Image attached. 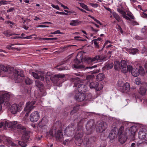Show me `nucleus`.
<instances>
[{"label": "nucleus", "instance_id": "obj_13", "mask_svg": "<svg viewBox=\"0 0 147 147\" xmlns=\"http://www.w3.org/2000/svg\"><path fill=\"white\" fill-rule=\"evenodd\" d=\"M89 86L91 88H95L97 91H99L103 88L102 85H99L98 82L96 81L91 82Z\"/></svg>", "mask_w": 147, "mask_h": 147}, {"label": "nucleus", "instance_id": "obj_58", "mask_svg": "<svg viewBox=\"0 0 147 147\" xmlns=\"http://www.w3.org/2000/svg\"><path fill=\"white\" fill-rule=\"evenodd\" d=\"M15 9V8L14 7H11L9 9L7 10V12H12Z\"/></svg>", "mask_w": 147, "mask_h": 147}, {"label": "nucleus", "instance_id": "obj_26", "mask_svg": "<svg viewBox=\"0 0 147 147\" xmlns=\"http://www.w3.org/2000/svg\"><path fill=\"white\" fill-rule=\"evenodd\" d=\"M48 120L47 117H44L42 119L41 121H40L38 124L39 127L42 128L47 123Z\"/></svg>", "mask_w": 147, "mask_h": 147}, {"label": "nucleus", "instance_id": "obj_4", "mask_svg": "<svg viewBox=\"0 0 147 147\" xmlns=\"http://www.w3.org/2000/svg\"><path fill=\"white\" fill-rule=\"evenodd\" d=\"M86 127L87 132L85 135L91 134L95 128L94 120L91 119L89 120L86 125Z\"/></svg>", "mask_w": 147, "mask_h": 147}, {"label": "nucleus", "instance_id": "obj_43", "mask_svg": "<svg viewBox=\"0 0 147 147\" xmlns=\"http://www.w3.org/2000/svg\"><path fill=\"white\" fill-rule=\"evenodd\" d=\"M113 63H108L105 66V67L107 69H110L113 67Z\"/></svg>", "mask_w": 147, "mask_h": 147}, {"label": "nucleus", "instance_id": "obj_33", "mask_svg": "<svg viewBox=\"0 0 147 147\" xmlns=\"http://www.w3.org/2000/svg\"><path fill=\"white\" fill-rule=\"evenodd\" d=\"M79 107V105H76L73 108V110H71L70 112V114L71 115H73L74 113H75L78 111Z\"/></svg>", "mask_w": 147, "mask_h": 147}, {"label": "nucleus", "instance_id": "obj_15", "mask_svg": "<svg viewBox=\"0 0 147 147\" xmlns=\"http://www.w3.org/2000/svg\"><path fill=\"white\" fill-rule=\"evenodd\" d=\"M118 85L120 87V90L123 93H127L129 92L130 89V86L129 83L126 82L121 86L118 82Z\"/></svg>", "mask_w": 147, "mask_h": 147}, {"label": "nucleus", "instance_id": "obj_20", "mask_svg": "<svg viewBox=\"0 0 147 147\" xmlns=\"http://www.w3.org/2000/svg\"><path fill=\"white\" fill-rule=\"evenodd\" d=\"M85 95L84 93L78 92L76 94L75 98L78 101L81 102L85 99Z\"/></svg>", "mask_w": 147, "mask_h": 147}, {"label": "nucleus", "instance_id": "obj_40", "mask_svg": "<svg viewBox=\"0 0 147 147\" xmlns=\"http://www.w3.org/2000/svg\"><path fill=\"white\" fill-rule=\"evenodd\" d=\"M27 142H25L24 140L19 141L18 142L19 145L22 147H25L26 146V143Z\"/></svg>", "mask_w": 147, "mask_h": 147}, {"label": "nucleus", "instance_id": "obj_56", "mask_svg": "<svg viewBox=\"0 0 147 147\" xmlns=\"http://www.w3.org/2000/svg\"><path fill=\"white\" fill-rule=\"evenodd\" d=\"M90 4L91 6L95 8L97 7L98 6L97 3H90Z\"/></svg>", "mask_w": 147, "mask_h": 147}, {"label": "nucleus", "instance_id": "obj_19", "mask_svg": "<svg viewBox=\"0 0 147 147\" xmlns=\"http://www.w3.org/2000/svg\"><path fill=\"white\" fill-rule=\"evenodd\" d=\"M5 141L4 142L5 144H6L8 146H11L13 147H17V145L13 142L11 139L10 137H5L4 138Z\"/></svg>", "mask_w": 147, "mask_h": 147}, {"label": "nucleus", "instance_id": "obj_5", "mask_svg": "<svg viewBox=\"0 0 147 147\" xmlns=\"http://www.w3.org/2000/svg\"><path fill=\"white\" fill-rule=\"evenodd\" d=\"M128 72H131V74L134 76L137 77L140 74L142 76L144 75L145 73V71L143 68L141 66H140L139 69L136 68H132Z\"/></svg>", "mask_w": 147, "mask_h": 147}, {"label": "nucleus", "instance_id": "obj_18", "mask_svg": "<svg viewBox=\"0 0 147 147\" xmlns=\"http://www.w3.org/2000/svg\"><path fill=\"white\" fill-rule=\"evenodd\" d=\"M81 62V61L78 60L77 58H75L74 60V67L77 69H83L84 66L80 64Z\"/></svg>", "mask_w": 147, "mask_h": 147}, {"label": "nucleus", "instance_id": "obj_45", "mask_svg": "<svg viewBox=\"0 0 147 147\" xmlns=\"http://www.w3.org/2000/svg\"><path fill=\"white\" fill-rule=\"evenodd\" d=\"M16 127H17V129H18L22 130L25 129L26 128L22 126L21 124H18L17 125H16Z\"/></svg>", "mask_w": 147, "mask_h": 147}, {"label": "nucleus", "instance_id": "obj_51", "mask_svg": "<svg viewBox=\"0 0 147 147\" xmlns=\"http://www.w3.org/2000/svg\"><path fill=\"white\" fill-rule=\"evenodd\" d=\"M74 38L75 39L78 38V39H77V40H78L79 41H84L86 40L84 39H79L80 38H81L80 36H75Z\"/></svg>", "mask_w": 147, "mask_h": 147}, {"label": "nucleus", "instance_id": "obj_63", "mask_svg": "<svg viewBox=\"0 0 147 147\" xmlns=\"http://www.w3.org/2000/svg\"><path fill=\"white\" fill-rule=\"evenodd\" d=\"M91 29L92 30L94 31V32H97L98 31H99V30L98 29H94L92 27H91Z\"/></svg>", "mask_w": 147, "mask_h": 147}, {"label": "nucleus", "instance_id": "obj_21", "mask_svg": "<svg viewBox=\"0 0 147 147\" xmlns=\"http://www.w3.org/2000/svg\"><path fill=\"white\" fill-rule=\"evenodd\" d=\"M17 121H5V127L7 126L8 127L14 129L16 127Z\"/></svg>", "mask_w": 147, "mask_h": 147}, {"label": "nucleus", "instance_id": "obj_49", "mask_svg": "<svg viewBox=\"0 0 147 147\" xmlns=\"http://www.w3.org/2000/svg\"><path fill=\"white\" fill-rule=\"evenodd\" d=\"M71 110L70 107H67L64 109V112L65 114L69 113Z\"/></svg>", "mask_w": 147, "mask_h": 147}, {"label": "nucleus", "instance_id": "obj_59", "mask_svg": "<svg viewBox=\"0 0 147 147\" xmlns=\"http://www.w3.org/2000/svg\"><path fill=\"white\" fill-rule=\"evenodd\" d=\"M132 24L133 25H138V23L135 21H131Z\"/></svg>", "mask_w": 147, "mask_h": 147}, {"label": "nucleus", "instance_id": "obj_57", "mask_svg": "<svg viewBox=\"0 0 147 147\" xmlns=\"http://www.w3.org/2000/svg\"><path fill=\"white\" fill-rule=\"evenodd\" d=\"M92 18L94 20L95 22H96L97 24H99L100 25H102V23L100 22V21H99V20H98L96 19L95 18H94V17H92Z\"/></svg>", "mask_w": 147, "mask_h": 147}, {"label": "nucleus", "instance_id": "obj_31", "mask_svg": "<svg viewBox=\"0 0 147 147\" xmlns=\"http://www.w3.org/2000/svg\"><path fill=\"white\" fill-rule=\"evenodd\" d=\"M114 68L116 70L119 71L121 70V65L119 61H116L114 62Z\"/></svg>", "mask_w": 147, "mask_h": 147}, {"label": "nucleus", "instance_id": "obj_36", "mask_svg": "<svg viewBox=\"0 0 147 147\" xmlns=\"http://www.w3.org/2000/svg\"><path fill=\"white\" fill-rule=\"evenodd\" d=\"M146 88L141 87L140 89L139 93L142 95H145L146 94Z\"/></svg>", "mask_w": 147, "mask_h": 147}, {"label": "nucleus", "instance_id": "obj_9", "mask_svg": "<svg viewBox=\"0 0 147 147\" xmlns=\"http://www.w3.org/2000/svg\"><path fill=\"white\" fill-rule=\"evenodd\" d=\"M120 65L121 68V71L125 73L129 71L132 68V66L128 65H127L126 61L124 60H121Z\"/></svg>", "mask_w": 147, "mask_h": 147}, {"label": "nucleus", "instance_id": "obj_35", "mask_svg": "<svg viewBox=\"0 0 147 147\" xmlns=\"http://www.w3.org/2000/svg\"><path fill=\"white\" fill-rule=\"evenodd\" d=\"M35 85L37 87L40 88V90L43 88L44 86L42 83L38 80H36L35 81Z\"/></svg>", "mask_w": 147, "mask_h": 147}, {"label": "nucleus", "instance_id": "obj_52", "mask_svg": "<svg viewBox=\"0 0 147 147\" xmlns=\"http://www.w3.org/2000/svg\"><path fill=\"white\" fill-rule=\"evenodd\" d=\"M7 4V1L1 0L0 1V5H5Z\"/></svg>", "mask_w": 147, "mask_h": 147}, {"label": "nucleus", "instance_id": "obj_8", "mask_svg": "<svg viewBox=\"0 0 147 147\" xmlns=\"http://www.w3.org/2000/svg\"><path fill=\"white\" fill-rule=\"evenodd\" d=\"M10 98V95L8 93H5L2 95L0 98V101L2 103H3L4 105L9 107L10 105L9 100Z\"/></svg>", "mask_w": 147, "mask_h": 147}, {"label": "nucleus", "instance_id": "obj_17", "mask_svg": "<svg viewBox=\"0 0 147 147\" xmlns=\"http://www.w3.org/2000/svg\"><path fill=\"white\" fill-rule=\"evenodd\" d=\"M112 128L109 135V137L110 139H113L116 138L118 135L117 132V127L116 126H114Z\"/></svg>", "mask_w": 147, "mask_h": 147}, {"label": "nucleus", "instance_id": "obj_30", "mask_svg": "<svg viewBox=\"0 0 147 147\" xmlns=\"http://www.w3.org/2000/svg\"><path fill=\"white\" fill-rule=\"evenodd\" d=\"M119 140L121 143L123 144L125 142L127 139V137L126 135H122L120 136H119Z\"/></svg>", "mask_w": 147, "mask_h": 147}, {"label": "nucleus", "instance_id": "obj_34", "mask_svg": "<svg viewBox=\"0 0 147 147\" xmlns=\"http://www.w3.org/2000/svg\"><path fill=\"white\" fill-rule=\"evenodd\" d=\"M105 78V76L103 73L98 74L96 76V79L98 81H101L103 80Z\"/></svg>", "mask_w": 147, "mask_h": 147}, {"label": "nucleus", "instance_id": "obj_47", "mask_svg": "<svg viewBox=\"0 0 147 147\" xmlns=\"http://www.w3.org/2000/svg\"><path fill=\"white\" fill-rule=\"evenodd\" d=\"M5 23L7 24H10V26L11 28H12L13 27L12 25H14L15 24L13 22H11L10 21H5Z\"/></svg>", "mask_w": 147, "mask_h": 147}, {"label": "nucleus", "instance_id": "obj_37", "mask_svg": "<svg viewBox=\"0 0 147 147\" xmlns=\"http://www.w3.org/2000/svg\"><path fill=\"white\" fill-rule=\"evenodd\" d=\"M113 15L114 17L116 20L119 22H120L121 21V19L119 16L115 12H113Z\"/></svg>", "mask_w": 147, "mask_h": 147}, {"label": "nucleus", "instance_id": "obj_64", "mask_svg": "<svg viewBox=\"0 0 147 147\" xmlns=\"http://www.w3.org/2000/svg\"><path fill=\"white\" fill-rule=\"evenodd\" d=\"M97 67L96 65H94L91 67H86L85 69H92L94 67Z\"/></svg>", "mask_w": 147, "mask_h": 147}, {"label": "nucleus", "instance_id": "obj_25", "mask_svg": "<svg viewBox=\"0 0 147 147\" xmlns=\"http://www.w3.org/2000/svg\"><path fill=\"white\" fill-rule=\"evenodd\" d=\"M78 90L79 92L83 93L87 91V88L86 86L80 84L78 85Z\"/></svg>", "mask_w": 147, "mask_h": 147}, {"label": "nucleus", "instance_id": "obj_62", "mask_svg": "<svg viewBox=\"0 0 147 147\" xmlns=\"http://www.w3.org/2000/svg\"><path fill=\"white\" fill-rule=\"evenodd\" d=\"M3 126H5V121L0 123V128L2 127Z\"/></svg>", "mask_w": 147, "mask_h": 147}, {"label": "nucleus", "instance_id": "obj_38", "mask_svg": "<svg viewBox=\"0 0 147 147\" xmlns=\"http://www.w3.org/2000/svg\"><path fill=\"white\" fill-rule=\"evenodd\" d=\"M69 127H67L65 129L64 133H65V134H67V136H70L72 134H73V132L72 131H70V134L68 133V130L69 131Z\"/></svg>", "mask_w": 147, "mask_h": 147}, {"label": "nucleus", "instance_id": "obj_14", "mask_svg": "<svg viewBox=\"0 0 147 147\" xmlns=\"http://www.w3.org/2000/svg\"><path fill=\"white\" fill-rule=\"evenodd\" d=\"M86 61L88 63H96L99 61H100L102 59L100 55L96 56L93 58L87 57L85 58Z\"/></svg>", "mask_w": 147, "mask_h": 147}, {"label": "nucleus", "instance_id": "obj_28", "mask_svg": "<svg viewBox=\"0 0 147 147\" xmlns=\"http://www.w3.org/2000/svg\"><path fill=\"white\" fill-rule=\"evenodd\" d=\"M137 129V127L135 125L132 126L130 127L129 131L131 135V136H133L135 135Z\"/></svg>", "mask_w": 147, "mask_h": 147}, {"label": "nucleus", "instance_id": "obj_1", "mask_svg": "<svg viewBox=\"0 0 147 147\" xmlns=\"http://www.w3.org/2000/svg\"><path fill=\"white\" fill-rule=\"evenodd\" d=\"M93 113L92 112L83 111L82 112V115L84 116V117L78 123L77 126V130L75 135V139L78 142V145H80L83 142L84 144L87 145L88 143L91 140V138H89L88 136L86 137V138H84V140H83L82 138L84 135V127L82 126V124L86 121L85 120L86 119V117L90 116ZM86 137L85 136V137Z\"/></svg>", "mask_w": 147, "mask_h": 147}, {"label": "nucleus", "instance_id": "obj_53", "mask_svg": "<svg viewBox=\"0 0 147 147\" xmlns=\"http://www.w3.org/2000/svg\"><path fill=\"white\" fill-rule=\"evenodd\" d=\"M117 30L121 34L123 33V31L120 26L118 25V27L117 28Z\"/></svg>", "mask_w": 147, "mask_h": 147}, {"label": "nucleus", "instance_id": "obj_3", "mask_svg": "<svg viewBox=\"0 0 147 147\" xmlns=\"http://www.w3.org/2000/svg\"><path fill=\"white\" fill-rule=\"evenodd\" d=\"M61 122L58 121L54 124L50 130L47 132L46 137L48 138L51 139L54 137L53 133L57 130V128L61 126Z\"/></svg>", "mask_w": 147, "mask_h": 147}, {"label": "nucleus", "instance_id": "obj_32", "mask_svg": "<svg viewBox=\"0 0 147 147\" xmlns=\"http://www.w3.org/2000/svg\"><path fill=\"white\" fill-rule=\"evenodd\" d=\"M117 133L118 134V136H120L122 135H124L123 134L124 129L123 125H122L121 126L119 129L117 128Z\"/></svg>", "mask_w": 147, "mask_h": 147}, {"label": "nucleus", "instance_id": "obj_6", "mask_svg": "<svg viewBox=\"0 0 147 147\" xmlns=\"http://www.w3.org/2000/svg\"><path fill=\"white\" fill-rule=\"evenodd\" d=\"M24 104V102H22L18 105L16 104H14L12 105L11 108V113L13 114H15L17 112L21 111Z\"/></svg>", "mask_w": 147, "mask_h": 147}, {"label": "nucleus", "instance_id": "obj_7", "mask_svg": "<svg viewBox=\"0 0 147 147\" xmlns=\"http://www.w3.org/2000/svg\"><path fill=\"white\" fill-rule=\"evenodd\" d=\"M107 127V125L105 122H97L95 125L96 131L99 133L102 132L105 130Z\"/></svg>", "mask_w": 147, "mask_h": 147}, {"label": "nucleus", "instance_id": "obj_48", "mask_svg": "<svg viewBox=\"0 0 147 147\" xmlns=\"http://www.w3.org/2000/svg\"><path fill=\"white\" fill-rule=\"evenodd\" d=\"M135 81L136 84L138 85L141 83V79L138 78H136L135 80Z\"/></svg>", "mask_w": 147, "mask_h": 147}, {"label": "nucleus", "instance_id": "obj_61", "mask_svg": "<svg viewBox=\"0 0 147 147\" xmlns=\"http://www.w3.org/2000/svg\"><path fill=\"white\" fill-rule=\"evenodd\" d=\"M45 40H55L57 39V38H44L43 39Z\"/></svg>", "mask_w": 147, "mask_h": 147}, {"label": "nucleus", "instance_id": "obj_27", "mask_svg": "<svg viewBox=\"0 0 147 147\" xmlns=\"http://www.w3.org/2000/svg\"><path fill=\"white\" fill-rule=\"evenodd\" d=\"M117 11L121 14L123 17L126 20L130 21L131 19L127 16V14L122 9L118 8L117 9Z\"/></svg>", "mask_w": 147, "mask_h": 147}, {"label": "nucleus", "instance_id": "obj_11", "mask_svg": "<svg viewBox=\"0 0 147 147\" xmlns=\"http://www.w3.org/2000/svg\"><path fill=\"white\" fill-rule=\"evenodd\" d=\"M55 132V136L56 140L58 142H61L63 140V134L62 131L60 129L57 130Z\"/></svg>", "mask_w": 147, "mask_h": 147}, {"label": "nucleus", "instance_id": "obj_10", "mask_svg": "<svg viewBox=\"0 0 147 147\" xmlns=\"http://www.w3.org/2000/svg\"><path fill=\"white\" fill-rule=\"evenodd\" d=\"M36 101H32L31 102L29 101L26 103V106L24 108V111L26 112L25 115L28 116L30 112L32 109L34 107V105Z\"/></svg>", "mask_w": 147, "mask_h": 147}, {"label": "nucleus", "instance_id": "obj_2", "mask_svg": "<svg viewBox=\"0 0 147 147\" xmlns=\"http://www.w3.org/2000/svg\"><path fill=\"white\" fill-rule=\"evenodd\" d=\"M13 76L16 82H25L26 84L30 85L32 82V81L28 77L26 78L24 77L23 71H20L19 73L18 70H16L13 73Z\"/></svg>", "mask_w": 147, "mask_h": 147}, {"label": "nucleus", "instance_id": "obj_44", "mask_svg": "<svg viewBox=\"0 0 147 147\" xmlns=\"http://www.w3.org/2000/svg\"><path fill=\"white\" fill-rule=\"evenodd\" d=\"M10 31L9 30H7L3 32V33L7 37H9L11 36L10 35Z\"/></svg>", "mask_w": 147, "mask_h": 147}, {"label": "nucleus", "instance_id": "obj_12", "mask_svg": "<svg viewBox=\"0 0 147 147\" xmlns=\"http://www.w3.org/2000/svg\"><path fill=\"white\" fill-rule=\"evenodd\" d=\"M40 117L39 113L37 111H34L30 115V119L32 122H37Z\"/></svg>", "mask_w": 147, "mask_h": 147}, {"label": "nucleus", "instance_id": "obj_29", "mask_svg": "<svg viewBox=\"0 0 147 147\" xmlns=\"http://www.w3.org/2000/svg\"><path fill=\"white\" fill-rule=\"evenodd\" d=\"M82 22L79 21V20H73L71 21L69 24L72 26H76L80 24Z\"/></svg>", "mask_w": 147, "mask_h": 147}, {"label": "nucleus", "instance_id": "obj_24", "mask_svg": "<svg viewBox=\"0 0 147 147\" xmlns=\"http://www.w3.org/2000/svg\"><path fill=\"white\" fill-rule=\"evenodd\" d=\"M32 75L33 77L36 79H40L42 81H43L44 80L45 78L43 76V73L42 72L38 74L32 72Z\"/></svg>", "mask_w": 147, "mask_h": 147}, {"label": "nucleus", "instance_id": "obj_41", "mask_svg": "<svg viewBox=\"0 0 147 147\" xmlns=\"http://www.w3.org/2000/svg\"><path fill=\"white\" fill-rule=\"evenodd\" d=\"M80 5L83 8L86 10L87 11H92V10L89 9L87 5L84 3H80Z\"/></svg>", "mask_w": 147, "mask_h": 147}, {"label": "nucleus", "instance_id": "obj_23", "mask_svg": "<svg viewBox=\"0 0 147 147\" xmlns=\"http://www.w3.org/2000/svg\"><path fill=\"white\" fill-rule=\"evenodd\" d=\"M31 132L29 131H24L22 136V140L25 142H28L29 140Z\"/></svg>", "mask_w": 147, "mask_h": 147}, {"label": "nucleus", "instance_id": "obj_22", "mask_svg": "<svg viewBox=\"0 0 147 147\" xmlns=\"http://www.w3.org/2000/svg\"><path fill=\"white\" fill-rule=\"evenodd\" d=\"M146 130L144 128L140 129L138 132V138L140 139H143L146 136Z\"/></svg>", "mask_w": 147, "mask_h": 147}, {"label": "nucleus", "instance_id": "obj_55", "mask_svg": "<svg viewBox=\"0 0 147 147\" xmlns=\"http://www.w3.org/2000/svg\"><path fill=\"white\" fill-rule=\"evenodd\" d=\"M51 6L53 8H54L57 10H59V6L57 5H55L53 4H52L51 5Z\"/></svg>", "mask_w": 147, "mask_h": 147}, {"label": "nucleus", "instance_id": "obj_42", "mask_svg": "<svg viewBox=\"0 0 147 147\" xmlns=\"http://www.w3.org/2000/svg\"><path fill=\"white\" fill-rule=\"evenodd\" d=\"M21 45L20 43H15V44H12L10 45H8L7 46L6 48L7 49L10 50H13L14 47H12V46H13L15 45Z\"/></svg>", "mask_w": 147, "mask_h": 147}, {"label": "nucleus", "instance_id": "obj_16", "mask_svg": "<svg viewBox=\"0 0 147 147\" xmlns=\"http://www.w3.org/2000/svg\"><path fill=\"white\" fill-rule=\"evenodd\" d=\"M64 76V75L57 74L53 77H50V78L51 80L54 83H61L60 82H59L60 79L63 78Z\"/></svg>", "mask_w": 147, "mask_h": 147}, {"label": "nucleus", "instance_id": "obj_39", "mask_svg": "<svg viewBox=\"0 0 147 147\" xmlns=\"http://www.w3.org/2000/svg\"><path fill=\"white\" fill-rule=\"evenodd\" d=\"M72 79L74 81H76L75 82L74 85L73 87H77L78 85V84L80 82V78L78 77H77L73 78Z\"/></svg>", "mask_w": 147, "mask_h": 147}, {"label": "nucleus", "instance_id": "obj_60", "mask_svg": "<svg viewBox=\"0 0 147 147\" xmlns=\"http://www.w3.org/2000/svg\"><path fill=\"white\" fill-rule=\"evenodd\" d=\"M49 26H46V25H38L36 27L38 28V27H42V28H45V27H49Z\"/></svg>", "mask_w": 147, "mask_h": 147}, {"label": "nucleus", "instance_id": "obj_54", "mask_svg": "<svg viewBox=\"0 0 147 147\" xmlns=\"http://www.w3.org/2000/svg\"><path fill=\"white\" fill-rule=\"evenodd\" d=\"M51 34H62V33L60 32V31L59 30H57L53 32H51Z\"/></svg>", "mask_w": 147, "mask_h": 147}, {"label": "nucleus", "instance_id": "obj_46", "mask_svg": "<svg viewBox=\"0 0 147 147\" xmlns=\"http://www.w3.org/2000/svg\"><path fill=\"white\" fill-rule=\"evenodd\" d=\"M92 43H94V45L95 47L98 49L99 48V47L98 45V42L96 41V40H92Z\"/></svg>", "mask_w": 147, "mask_h": 147}, {"label": "nucleus", "instance_id": "obj_50", "mask_svg": "<svg viewBox=\"0 0 147 147\" xmlns=\"http://www.w3.org/2000/svg\"><path fill=\"white\" fill-rule=\"evenodd\" d=\"M127 15L129 17H130L129 18L130 19H131L133 20H134L135 19V18L134 16H133V14L131 12L129 13H128L127 14Z\"/></svg>", "mask_w": 147, "mask_h": 147}]
</instances>
